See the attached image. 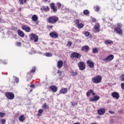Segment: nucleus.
Masks as SVG:
<instances>
[{"mask_svg": "<svg viewBox=\"0 0 124 124\" xmlns=\"http://www.w3.org/2000/svg\"><path fill=\"white\" fill-rule=\"evenodd\" d=\"M59 21V18L56 16H52L48 18V22L50 24H55Z\"/></svg>", "mask_w": 124, "mask_h": 124, "instance_id": "f257e3e1", "label": "nucleus"}, {"mask_svg": "<svg viewBox=\"0 0 124 124\" xmlns=\"http://www.w3.org/2000/svg\"><path fill=\"white\" fill-rule=\"evenodd\" d=\"M101 77L97 76L92 78V82L95 84H98V83H100V82H101Z\"/></svg>", "mask_w": 124, "mask_h": 124, "instance_id": "f03ea898", "label": "nucleus"}, {"mask_svg": "<svg viewBox=\"0 0 124 124\" xmlns=\"http://www.w3.org/2000/svg\"><path fill=\"white\" fill-rule=\"evenodd\" d=\"M5 95L7 98H8V99H10V100L14 99V97L15 96L14 95V93L10 92L6 93Z\"/></svg>", "mask_w": 124, "mask_h": 124, "instance_id": "7ed1b4c3", "label": "nucleus"}, {"mask_svg": "<svg viewBox=\"0 0 124 124\" xmlns=\"http://www.w3.org/2000/svg\"><path fill=\"white\" fill-rule=\"evenodd\" d=\"M30 36L31 40H33L34 42H37V41H38V36L36 34L32 33Z\"/></svg>", "mask_w": 124, "mask_h": 124, "instance_id": "20e7f679", "label": "nucleus"}, {"mask_svg": "<svg viewBox=\"0 0 124 124\" xmlns=\"http://www.w3.org/2000/svg\"><path fill=\"white\" fill-rule=\"evenodd\" d=\"M78 65L80 70H85L86 68V64L85 62H80L78 63Z\"/></svg>", "mask_w": 124, "mask_h": 124, "instance_id": "39448f33", "label": "nucleus"}, {"mask_svg": "<svg viewBox=\"0 0 124 124\" xmlns=\"http://www.w3.org/2000/svg\"><path fill=\"white\" fill-rule=\"evenodd\" d=\"M75 23L77 25V27L79 29H82V28H84V24L82 23H80V20H79V19H76L75 20Z\"/></svg>", "mask_w": 124, "mask_h": 124, "instance_id": "423d86ee", "label": "nucleus"}, {"mask_svg": "<svg viewBox=\"0 0 124 124\" xmlns=\"http://www.w3.org/2000/svg\"><path fill=\"white\" fill-rule=\"evenodd\" d=\"M71 58L73 59H80L81 58V55L77 52H74L71 55Z\"/></svg>", "mask_w": 124, "mask_h": 124, "instance_id": "0eeeda50", "label": "nucleus"}, {"mask_svg": "<svg viewBox=\"0 0 124 124\" xmlns=\"http://www.w3.org/2000/svg\"><path fill=\"white\" fill-rule=\"evenodd\" d=\"M114 59V55L110 54L106 57L104 60V62H111Z\"/></svg>", "mask_w": 124, "mask_h": 124, "instance_id": "6e6552de", "label": "nucleus"}, {"mask_svg": "<svg viewBox=\"0 0 124 124\" xmlns=\"http://www.w3.org/2000/svg\"><path fill=\"white\" fill-rule=\"evenodd\" d=\"M87 63L91 68H93V67L94 66V63L91 60H88L87 61Z\"/></svg>", "mask_w": 124, "mask_h": 124, "instance_id": "1a4fd4ad", "label": "nucleus"}, {"mask_svg": "<svg viewBox=\"0 0 124 124\" xmlns=\"http://www.w3.org/2000/svg\"><path fill=\"white\" fill-rule=\"evenodd\" d=\"M112 96L114 98H116V99H119L120 98V94L119 93L117 92H113L112 93Z\"/></svg>", "mask_w": 124, "mask_h": 124, "instance_id": "9d476101", "label": "nucleus"}, {"mask_svg": "<svg viewBox=\"0 0 124 124\" xmlns=\"http://www.w3.org/2000/svg\"><path fill=\"white\" fill-rule=\"evenodd\" d=\"M97 113L98 115H104V113H105V109L104 108H100L98 110Z\"/></svg>", "mask_w": 124, "mask_h": 124, "instance_id": "9b49d317", "label": "nucleus"}, {"mask_svg": "<svg viewBox=\"0 0 124 124\" xmlns=\"http://www.w3.org/2000/svg\"><path fill=\"white\" fill-rule=\"evenodd\" d=\"M22 29L24 31H27V32H30V31H31V28H30V27H28L26 25H24L23 26H22Z\"/></svg>", "mask_w": 124, "mask_h": 124, "instance_id": "f8f14e48", "label": "nucleus"}, {"mask_svg": "<svg viewBox=\"0 0 124 124\" xmlns=\"http://www.w3.org/2000/svg\"><path fill=\"white\" fill-rule=\"evenodd\" d=\"M32 21L33 22H36V24H38V22L37 21V20H38V17L35 15H34L32 16Z\"/></svg>", "mask_w": 124, "mask_h": 124, "instance_id": "ddd939ff", "label": "nucleus"}, {"mask_svg": "<svg viewBox=\"0 0 124 124\" xmlns=\"http://www.w3.org/2000/svg\"><path fill=\"white\" fill-rule=\"evenodd\" d=\"M63 64V62L62 60L59 61L57 63L58 68H62V67Z\"/></svg>", "mask_w": 124, "mask_h": 124, "instance_id": "4468645a", "label": "nucleus"}, {"mask_svg": "<svg viewBox=\"0 0 124 124\" xmlns=\"http://www.w3.org/2000/svg\"><path fill=\"white\" fill-rule=\"evenodd\" d=\"M59 93L60 94H65L67 93V89L66 88H63L61 89Z\"/></svg>", "mask_w": 124, "mask_h": 124, "instance_id": "2eb2a0df", "label": "nucleus"}, {"mask_svg": "<svg viewBox=\"0 0 124 124\" xmlns=\"http://www.w3.org/2000/svg\"><path fill=\"white\" fill-rule=\"evenodd\" d=\"M50 7L54 12H56L57 10H58L57 9V7L55 6V4L53 3L50 4Z\"/></svg>", "mask_w": 124, "mask_h": 124, "instance_id": "dca6fc26", "label": "nucleus"}, {"mask_svg": "<svg viewBox=\"0 0 124 124\" xmlns=\"http://www.w3.org/2000/svg\"><path fill=\"white\" fill-rule=\"evenodd\" d=\"M115 31L117 32V33H118L120 35H122L123 32L122 31V29L119 28H115Z\"/></svg>", "mask_w": 124, "mask_h": 124, "instance_id": "f3484780", "label": "nucleus"}, {"mask_svg": "<svg viewBox=\"0 0 124 124\" xmlns=\"http://www.w3.org/2000/svg\"><path fill=\"white\" fill-rule=\"evenodd\" d=\"M50 89L51 91H53L54 93H57V92H58V87L56 86H51L50 87Z\"/></svg>", "mask_w": 124, "mask_h": 124, "instance_id": "a211bd4d", "label": "nucleus"}, {"mask_svg": "<svg viewBox=\"0 0 124 124\" xmlns=\"http://www.w3.org/2000/svg\"><path fill=\"white\" fill-rule=\"evenodd\" d=\"M90 49V47L88 46H84L82 47V51L84 52H88Z\"/></svg>", "mask_w": 124, "mask_h": 124, "instance_id": "6ab92c4d", "label": "nucleus"}, {"mask_svg": "<svg viewBox=\"0 0 124 124\" xmlns=\"http://www.w3.org/2000/svg\"><path fill=\"white\" fill-rule=\"evenodd\" d=\"M49 35L51 37H55V38L58 37V34L56 32L50 33Z\"/></svg>", "mask_w": 124, "mask_h": 124, "instance_id": "aec40b11", "label": "nucleus"}, {"mask_svg": "<svg viewBox=\"0 0 124 124\" xmlns=\"http://www.w3.org/2000/svg\"><path fill=\"white\" fill-rule=\"evenodd\" d=\"M18 34L21 37H24L25 36V33H24L21 30L18 31Z\"/></svg>", "mask_w": 124, "mask_h": 124, "instance_id": "412c9836", "label": "nucleus"}, {"mask_svg": "<svg viewBox=\"0 0 124 124\" xmlns=\"http://www.w3.org/2000/svg\"><path fill=\"white\" fill-rule=\"evenodd\" d=\"M105 44L106 45H110V44H113V42L112 40H106L105 41Z\"/></svg>", "mask_w": 124, "mask_h": 124, "instance_id": "4be33fe9", "label": "nucleus"}, {"mask_svg": "<svg viewBox=\"0 0 124 124\" xmlns=\"http://www.w3.org/2000/svg\"><path fill=\"white\" fill-rule=\"evenodd\" d=\"M18 119L21 123H23V122L25 121V116H24V115H21L19 116Z\"/></svg>", "mask_w": 124, "mask_h": 124, "instance_id": "5701e85b", "label": "nucleus"}, {"mask_svg": "<svg viewBox=\"0 0 124 124\" xmlns=\"http://www.w3.org/2000/svg\"><path fill=\"white\" fill-rule=\"evenodd\" d=\"M99 27H100L99 24L98 23H97L94 26V29L96 31H97V32L99 31Z\"/></svg>", "mask_w": 124, "mask_h": 124, "instance_id": "b1692460", "label": "nucleus"}, {"mask_svg": "<svg viewBox=\"0 0 124 124\" xmlns=\"http://www.w3.org/2000/svg\"><path fill=\"white\" fill-rule=\"evenodd\" d=\"M93 93V90H90L89 91H88L86 93L87 96L89 97V96L91 95V93Z\"/></svg>", "mask_w": 124, "mask_h": 124, "instance_id": "393cba45", "label": "nucleus"}, {"mask_svg": "<svg viewBox=\"0 0 124 124\" xmlns=\"http://www.w3.org/2000/svg\"><path fill=\"white\" fill-rule=\"evenodd\" d=\"M94 9L95 11H96V12H98V11H99V10H100V7H99L98 6H95L94 7Z\"/></svg>", "mask_w": 124, "mask_h": 124, "instance_id": "a878e982", "label": "nucleus"}, {"mask_svg": "<svg viewBox=\"0 0 124 124\" xmlns=\"http://www.w3.org/2000/svg\"><path fill=\"white\" fill-rule=\"evenodd\" d=\"M43 113V110L42 109H40L38 110V117H40L41 116V114Z\"/></svg>", "mask_w": 124, "mask_h": 124, "instance_id": "bb28decb", "label": "nucleus"}, {"mask_svg": "<svg viewBox=\"0 0 124 124\" xmlns=\"http://www.w3.org/2000/svg\"><path fill=\"white\" fill-rule=\"evenodd\" d=\"M93 98H94V101H97L100 98L99 96L98 95L94 96Z\"/></svg>", "mask_w": 124, "mask_h": 124, "instance_id": "cd10ccee", "label": "nucleus"}, {"mask_svg": "<svg viewBox=\"0 0 124 124\" xmlns=\"http://www.w3.org/2000/svg\"><path fill=\"white\" fill-rule=\"evenodd\" d=\"M19 2L20 4H24L27 2V0H19Z\"/></svg>", "mask_w": 124, "mask_h": 124, "instance_id": "c85d7f7f", "label": "nucleus"}, {"mask_svg": "<svg viewBox=\"0 0 124 124\" xmlns=\"http://www.w3.org/2000/svg\"><path fill=\"white\" fill-rule=\"evenodd\" d=\"M83 14H84V15H89V14H90V12L87 10H85L83 11Z\"/></svg>", "mask_w": 124, "mask_h": 124, "instance_id": "c756f323", "label": "nucleus"}, {"mask_svg": "<svg viewBox=\"0 0 124 124\" xmlns=\"http://www.w3.org/2000/svg\"><path fill=\"white\" fill-rule=\"evenodd\" d=\"M42 108L43 109H45V110H46V109H47L48 106L46 104H44L42 106Z\"/></svg>", "mask_w": 124, "mask_h": 124, "instance_id": "7c9ffc66", "label": "nucleus"}, {"mask_svg": "<svg viewBox=\"0 0 124 124\" xmlns=\"http://www.w3.org/2000/svg\"><path fill=\"white\" fill-rule=\"evenodd\" d=\"M35 70H36V68H35V67H33L32 69L31 70V72L34 73V72H35Z\"/></svg>", "mask_w": 124, "mask_h": 124, "instance_id": "2f4dec72", "label": "nucleus"}, {"mask_svg": "<svg viewBox=\"0 0 124 124\" xmlns=\"http://www.w3.org/2000/svg\"><path fill=\"white\" fill-rule=\"evenodd\" d=\"M43 10H44V11H48L49 8H48V7H43L42 8Z\"/></svg>", "mask_w": 124, "mask_h": 124, "instance_id": "473e14b6", "label": "nucleus"}, {"mask_svg": "<svg viewBox=\"0 0 124 124\" xmlns=\"http://www.w3.org/2000/svg\"><path fill=\"white\" fill-rule=\"evenodd\" d=\"M21 42H16V46H17V47H20L21 46Z\"/></svg>", "mask_w": 124, "mask_h": 124, "instance_id": "72a5a7b5", "label": "nucleus"}, {"mask_svg": "<svg viewBox=\"0 0 124 124\" xmlns=\"http://www.w3.org/2000/svg\"><path fill=\"white\" fill-rule=\"evenodd\" d=\"M57 5L58 7V9H60L61 7H62V4L60 2H57Z\"/></svg>", "mask_w": 124, "mask_h": 124, "instance_id": "f704fd0d", "label": "nucleus"}, {"mask_svg": "<svg viewBox=\"0 0 124 124\" xmlns=\"http://www.w3.org/2000/svg\"><path fill=\"white\" fill-rule=\"evenodd\" d=\"M46 57H52V53L51 52H47L46 54Z\"/></svg>", "mask_w": 124, "mask_h": 124, "instance_id": "c9c22d12", "label": "nucleus"}, {"mask_svg": "<svg viewBox=\"0 0 124 124\" xmlns=\"http://www.w3.org/2000/svg\"><path fill=\"white\" fill-rule=\"evenodd\" d=\"M78 74L76 72H72L71 73V75H72V76H77Z\"/></svg>", "mask_w": 124, "mask_h": 124, "instance_id": "e433bc0d", "label": "nucleus"}, {"mask_svg": "<svg viewBox=\"0 0 124 124\" xmlns=\"http://www.w3.org/2000/svg\"><path fill=\"white\" fill-rule=\"evenodd\" d=\"M93 53H98V49L95 48H94L93 50Z\"/></svg>", "mask_w": 124, "mask_h": 124, "instance_id": "4c0bfd02", "label": "nucleus"}, {"mask_svg": "<svg viewBox=\"0 0 124 124\" xmlns=\"http://www.w3.org/2000/svg\"><path fill=\"white\" fill-rule=\"evenodd\" d=\"M5 116V113L0 112V118H3Z\"/></svg>", "mask_w": 124, "mask_h": 124, "instance_id": "58836bf2", "label": "nucleus"}, {"mask_svg": "<svg viewBox=\"0 0 124 124\" xmlns=\"http://www.w3.org/2000/svg\"><path fill=\"white\" fill-rule=\"evenodd\" d=\"M0 122L1 123H2V124H5V123H6L5 119H1Z\"/></svg>", "mask_w": 124, "mask_h": 124, "instance_id": "ea45409f", "label": "nucleus"}, {"mask_svg": "<svg viewBox=\"0 0 124 124\" xmlns=\"http://www.w3.org/2000/svg\"><path fill=\"white\" fill-rule=\"evenodd\" d=\"M85 36H89V35H90V32L89 31H86L85 33Z\"/></svg>", "mask_w": 124, "mask_h": 124, "instance_id": "a19ab883", "label": "nucleus"}, {"mask_svg": "<svg viewBox=\"0 0 124 124\" xmlns=\"http://www.w3.org/2000/svg\"><path fill=\"white\" fill-rule=\"evenodd\" d=\"M0 63H3V64H6V63H7V62H2V61H1V60H0Z\"/></svg>", "mask_w": 124, "mask_h": 124, "instance_id": "79ce46f5", "label": "nucleus"}, {"mask_svg": "<svg viewBox=\"0 0 124 124\" xmlns=\"http://www.w3.org/2000/svg\"><path fill=\"white\" fill-rule=\"evenodd\" d=\"M71 104L73 106H76L77 105V104L76 102H71Z\"/></svg>", "mask_w": 124, "mask_h": 124, "instance_id": "37998d69", "label": "nucleus"}, {"mask_svg": "<svg viewBox=\"0 0 124 124\" xmlns=\"http://www.w3.org/2000/svg\"><path fill=\"white\" fill-rule=\"evenodd\" d=\"M15 79L16 83H19V78H15Z\"/></svg>", "mask_w": 124, "mask_h": 124, "instance_id": "c03bdc74", "label": "nucleus"}, {"mask_svg": "<svg viewBox=\"0 0 124 124\" xmlns=\"http://www.w3.org/2000/svg\"><path fill=\"white\" fill-rule=\"evenodd\" d=\"M117 26L119 27V28H122V27H123V25H122V24L121 23H118Z\"/></svg>", "mask_w": 124, "mask_h": 124, "instance_id": "a18cd8bd", "label": "nucleus"}, {"mask_svg": "<svg viewBox=\"0 0 124 124\" xmlns=\"http://www.w3.org/2000/svg\"><path fill=\"white\" fill-rule=\"evenodd\" d=\"M121 88L122 90H124V82L121 84Z\"/></svg>", "mask_w": 124, "mask_h": 124, "instance_id": "49530a36", "label": "nucleus"}, {"mask_svg": "<svg viewBox=\"0 0 124 124\" xmlns=\"http://www.w3.org/2000/svg\"><path fill=\"white\" fill-rule=\"evenodd\" d=\"M67 45L68 46H71V45H72V43H71V42H68L67 43Z\"/></svg>", "mask_w": 124, "mask_h": 124, "instance_id": "de8ad7c7", "label": "nucleus"}, {"mask_svg": "<svg viewBox=\"0 0 124 124\" xmlns=\"http://www.w3.org/2000/svg\"><path fill=\"white\" fill-rule=\"evenodd\" d=\"M121 79H122V81H124V75H122L121 76Z\"/></svg>", "mask_w": 124, "mask_h": 124, "instance_id": "09e8293b", "label": "nucleus"}, {"mask_svg": "<svg viewBox=\"0 0 124 124\" xmlns=\"http://www.w3.org/2000/svg\"><path fill=\"white\" fill-rule=\"evenodd\" d=\"M90 101L92 102V101H94V99L93 98H90Z\"/></svg>", "mask_w": 124, "mask_h": 124, "instance_id": "8fccbe9b", "label": "nucleus"}, {"mask_svg": "<svg viewBox=\"0 0 124 124\" xmlns=\"http://www.w3.org/2000/svg\"><path fill=\"white\" fill-rule=\"evenodd\" d=\"M108 112L109 113V114H114V112L113 111H109Z\"/></svg>", "mask_w": 124, "mask_h": 124, "instance_id": "3c124183", "label": "nucleus"}, {"mask_svg": "<svg viewBox=\"0 0 124 124\" xmlns=\"http://www.w3.org/2000/svg\"><path fill=\"white\" fill-rule=\"evenodd\" d=\"M30 87H31V88H34V85L31 84V85Z\"/></svg>", "mask_w": 124, "mask_h": 124, "instance_id": "603ef678", "label": "nucleus"}, {"mask_svg": "<svg viewBox=\"0 0 124 124\" xmlns=\"http://www.w3.org/2000/svg\"><path fill=\"white\" fill-rule=\"evenodd\" d=\"M92 21L93 22H95L96 21V19H95V18H93Z\"/></svg>", "mask_w": 124, "mask_h": 124, "instance_id": "864d4df0", "label": "nucleus"}, {"mask_svg": "<svg viewBox=\"0 0 124 124\" xmlns=\"http://www.w3.org/2000/svg\"><path fill=\"white\" fill-rule=\"evenodd\" d=\"M114 122V121H113V120H110V123H113Z\"/></svg>", "mask_w": 124, "mask_h": 124, "instance_id": "5fc2aeb1", "label": "nucleus"}, {"mask_svg": "<svg viewBox=\"0 0 124 124\" xmlns=\"http://www.w3.org/2000/svg\"><path fill=\"white\" fill-rule=\"evenodd\" d=\"M92 93L93 95H95V93H93V92Z\"/></svg>", "mask_w": 124, "mask_h": 124, "instance_id": "6e6d98bb", "label": "nucleus"}, {"mask_svg": "<svg viewBox=\"0 0 124 124\" xmlns=\"http://www.w3.org/2000/svg\"><path fill=\"white\" fill-rule=\"evenodd\" d=\"M58 73H60V74H62V72H61V71H58Z\"/></svg>", "mask_w": 124, "mask_h": 124, "instance_id": "4d7b16f0", "label": "nucleus"}, {"mask_svg": "<svg viewBox=\"0 0 124 124\" xmlns=\"http://www.w3.org/2000/svg\"><path fill=\"white\" fill-rule=\"evenodd\" d=\"M74 124H80V123H74Z\"/></svg>", "mask_w": 124, "mask_h": 124, "instance_id": "13d9d810", "label": "nucleus"}, {"mask_svg": "<svg viewBox=\"0 0 124 124\" xmlns=\"http://www.w3.org/2000/svg\"><path fill=\"white\" fill-rule=\"evenodd\" d=\"M21 10H22V8H19V11H21Z\"/></svg>", "mask_w": 124, "mask_h": 124, "instance_id": "bf43d9fd", "label": "nucleus"}, {"mask_svg": "<svg viewBox=\"0 0 124 124\" xmlns=\"http://www.w3.org/2000/svg\"><path fill=\"white\" fill-rule=\"evenodd\" d=\"M46 1H47V0H45Z\"/></svg>", "mask_w": 124, "mask_h": 124, "instance_id": "052dcab7", "label": "nucleus"}, {"mask_svg": "<svg viewBox=\"0 0 124 124\" xmlns=\"http://www.w3.org/2000/svg\"><path fill=\"white\" fill-rule=\"evenodd\" d=\"M14 78H15L16 77H14Z\"/></svg>", "mask_w": 124, "mask_h": 124, "instance_id": "680f3d73", "label": "nucleus"}]
</instances>
